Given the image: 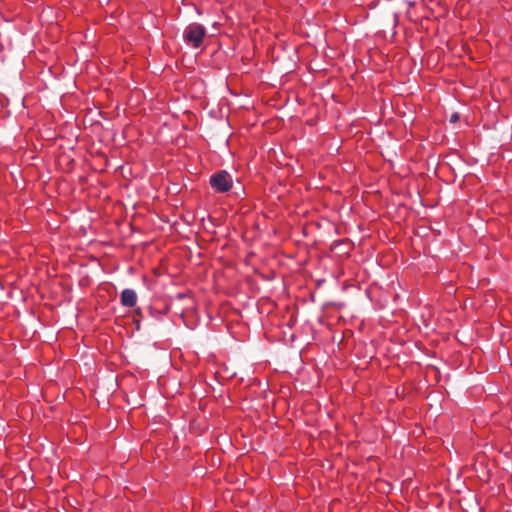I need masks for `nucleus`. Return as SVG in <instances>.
Segmentation results:
<instances>
[{
    "instance_id": "nucleus-1",
    "label": "nucleus",
    "mask_w": 512,
    "mask_h": 512,
    "mask_svg": "<svg viewBox=\"0 0 512 512\" xmlns=\"http://www.w3.org/2000/svg\"><path fill=\"white\" fill-rule=\"evenodd\" d=\"M205 34L206 29L204 26L198 23H192L185 28L183 38L187 43L198 48L201 46Z\"/></svg>"
},
{
    "instance_id": "nucleus-4",
    "label": "nucleus",
    "mask_w": 512,
    "mask_h": 512,
    "mask_svg": "<svg viewBox=\"0 0 512 512\" xmlns=\"http://www.w3.org/2000/svg\"><path fill=\"white\" fill-rule=\"evenodd\" d=\"M459 120V115L458 113H453L451 116H450V123H455Z\"/></svg>"
},
{
    "instance_id": "nucleus-3",
    "label": "nucleus",
    "mask_w": 512,
    "mask_h": 512,
    "mask_svg": "<svg viewBox=\"0 0 512 512\" xmlns=\"http://www.w3.org/2000/svg\"><path fill=\"white\" fill-rule=\"evenodd\" d=\"M137 301V294L133 289H124L121 293V304L127 307H133Z\"/></svg>"
},
{
    "instance_id": "nucleus-2",
    "label": "nucleus",
    "mask_w": 512,
    "mask_h": 512,
    "mask_svg": "<svg viewBox=\"0 0 512 512\" xmlns=\"http://www.w3.org/2000/svg\"><path fill=\"white\" fill-rule=\"evenodd\" d=\"M211 187L220 193L228 192L232 187V177L225 171H219L210 178Z\"/></svg>"
}]
</instances>
